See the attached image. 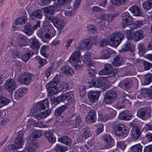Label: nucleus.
<instances>
[{"mask_svg":"<svg viewBox=\"0 0 152 152\" xmlns=\"http://www.w3.org/2000/svg\"><path fill=\"white\" fill-rule=\"evenodd\" d=\"M42 9L46 16L45 19L47 21L53 23L54 26L58 29H61L64 28L65 25L64 21L58 17H53L52 16L55 12L60 11V7L58 5L45 7L42 8Z\"/></svg>","mask_w":152,"mask_h":152,"instance_id":"f257e3e1","label":"nucleus"},{"mask_svg":"<svg viewBox=\"0 0 152 152\" xmlns=\"http://www.w3.org/2000/svg\"><path fill=\"white\" fill-rule=\"evenodd\" d=\"M86 47L84 40L80 42L76 47L75 50L72 53L70 58L69 61L74 66L75 70H80L83 66L81 63L82 60L80 51L82 49H85Z\"/></svg>","mask_w":152,"mask_h":152,"instance_id":"f03ea898","label":"nucleus"},{"mask_svg":"<svg viewBox=\"0 0 152 152\" xmlns=\"http://www.w3.org/2000/svg\"><path fill=\"white\" fill-rule=\"evenodd\" d=\"M59 81L58 76L56 75L46 85V87L48 94L51 97L59 92V90L57 85Z\"/></svg>","mask_w":152,"mask_h":152,"instance_id":"7ed1b4c3","label":"nucleus"},{"mask_svg":"<svg viewBox=\"0 0 152 152\" xmlns=\"http://www.w3.org/2000/svg\"><path fill=\"white\" fill-rule=\"evenodd\" d=\"M124 37L123 34L120 32L113 33L109 36L108 42L113 47H117L121 43Z\"/></svg>","mask_w":152,"mask_h":152,"instance_id":"20e7f679","label":"nucleus"},{"mask_svg":"<svg viewBox=\"0 0 152 152\" xmlns=\"http://www.w3.org/2000/svg\"><path fill=\"white\" fill-rule=\"evenodd\" d=\"M114 132L118 136H126L128 134L129 130L127 127L124 124H117L114 126Z\"/></svg>","mask_w":152,"mask_h":152,"instance_id":"39448f33","label":"nucleus"},{"mask_svg":"<svg viewBox=\"0 0 152 152\" xmlns=\"http://www.w3.org/2000/svg\"><path fill=\"white\" fill-rule=\"evenodd\" d=\"M117 73V70L115 68H113L110 64H106L104 65V69L100 71L99 74L100 75H108L110 77H113Z\"/></svg>","mask_w":152,"mask_h":152,"instance_id":"423d86ee","label":"nucleus"},{"mask_svg":"<svg viewBox=\"0 0 152 152\" xmlns=\"http://www.w3.org/2000/svg\"><path fill=\"white\" fill-rule=\"evenodd\" d=\"M117 97V93L114 91H108L105 94L103 102L106 104H110L115 100Z\"/></svg>","mask_w":152,"mask_h":152,"instance_id":"0eeeda50","label":"nucleus"},{"mask_svg":"<svg viewBox=\"0 0 152 152\" xmlns=\"http://www.w3.org/2000/svg\"><path fill=\"white\" fill-rule=\"evenodd\" d=\"M23 133L20 132L15 140V144L9 146L12 150L14 151L22 148V146L24 142L23 139Z\"/></svg>","mask_w":152,"mask_h":152,"instance_id":"6e6552de","label":"nucleus"},{"mask_svg":"<svg viewBox=\"0 0 152 152\" xmlns=\"http://www.w3.org/2000/svg\"><path fill=\"white\" fill-rule=\"evenodd\" d=\"M4 86V88L9 92L12 93L17 88L16 82L12 78H9L6 80Z\"/></svg>","mask_w":152,"mask_h":152,"instance_id":"1a4fd4ad","label":"nucleus"},{"mask_svg":"<svg viewBox=\"0 0 152 152\" xmlns=\"http://www.w3.org/2000/svg\"><path fill=\"white\" fill-rule=\"evenodd\" d=\"M151 110L148 107H143L138 109L137 116L140 118L146 120L151 116Z\"/></svg>","mask_w":152,"mask_h":152,"instance_id":"9d476101","label":"nucleus"},{"mask_svg":"<svg viewBox=\"0 0 152 152\" xmlns=\"http://www.w3.org/2000/svg\"><path fill=\"white\" fill-rule=\"evenodd\" d=\"M33 75L28 72H26L19 76L18 77V82L19 83L28 85L33 79Z\"/></svg>","mask_w":152,"mask_h":152,"instance_id":"9b49d317","label":"nucleus"},{"mask_svg":"<svg viewBox=\"0 0 152 152\" xmlns=\"http://www.w3.org/2000/svg\"><path fill=\"white\" fill-rule=\"evenodd\" d=\"M122 20V27L123 28H124L131 24L133 20V18L129 13L126 12L123 14Z\"/></svg>","mask_w":152,"mask_h":152,"instance_id":"f8f14e48","label":"nucleus"},{"mask_svg":"<svg viewBox=\"0 0 152 152\" xmlns=\"http://www.w3.org/2000/svg\"><path fill=\"white\" fill-rule=\"evenodd\" d=\"M133 83V80L132 79H127L121 81L118 86L123 89H129L132 87Z\"/></svg>","mask_w":152,"mask_h":152,"instance_id":"ddd939ff","label":"nucleus"},{"mask_svg":"<svg viewBox=\"0 0 152 152\" xmlns=\"http://www.w3.org/2000/svg\"><path fill=\"white\" fill-rule=\"evenodd\" d=\"M103 139L106 142L104 146V149H108L112 147L114 145V141L110 135L106 134L103 137Z\"/></svg>","mask_w":152,"mask_h":152,"instance_id":"4468645a","label":"nucleus"},{"mask_svg":"<svg viewBox=\"0 0 152 152\" xmlns=\"http://www.w3.org/2000/svg\"><path fill=\"white\" fill-rule=\"evenodd\" d=\"M141 134L140 129L137 126H133L131 132V135L134 140L137 139L140 137Z\"/></svg>","mask_w":152,"mask_h":152,"instance_id":"2eb2a0df","label":"nucleus"},{"mask_svg":"<svg viewBox=\"0 0 152 152\" xmlns=\"http://www.w3.org/2000/svg\"><path fill=\"white\" fill-rule=\"evenodd\" d=\"M100 95L99 92L90 91L88 94V96L90 101L92 103H94L97 101Z\"/></svg>","mask_w":152,"mask_h":152,"instance_id":"dca6fc26","label":"nucleus"},{"mask_svg":"<svg viewBox=\"0 0 152 152\" xmlns=\"http://www.w3.org/2000/svg\"><path fill=\"white\" fill-rule=\"evenodd\" d=\"M83 61L87 65V66L88 68L94 67L92 61L91 60V54L89 53H87L83 56Z\"/></svg>","mask_w":152,"mask_h":152,"instance_id":"f3484780","label":"nucleus"},{"mask_svg":"<svg viewBox=\"0 0 152 152\" xmlns=\"http://www.w3.org/2000/svg\"><path fill=\"white\" fill-rule=\"evenodd\" d=\"M144 37V34L142 31L138 30L133 33V40L137 42L142 39Z\"/></svg>","mask_w":152,"mask_h":152,"instance_id":"a211bd4d","label":"nucleus"},{"mask_svg":"<svg viewBox=\"0 0 152 152\" xmlns=\"http://www.w3.org/2000/svg\"><path fill=\"white\" fill-rule=\"evenodd\" d=\"M61 72L69 76L72 75L74 73V71L70 66H63L61 69Z\"/></svg>","mask_w":152,"mask_h":152,"instance_id":"6ab92c4d","label":"nucleus"},{"mask_svg":"<svg viewBox=\"0 0 152 152\" xmlns=\"http://www.w3.org/2000/svg\"><path fill=\"white\" fill-rule=\"evenodd\" d=\"M130 11L135 16H140L142 15L141 9L137 5H134L129 8Z\"/></svg>","mask_w":152,"mask_h":152,"instance_id":"aec40b11","label":"nucleus"},{"mask_svg":"<svg viewBox=\"0 0 152 152\" xmlns=\"http://www.w3.org/2000/svg\"><path fill=\"white\" fill-rule=\"evenodd\" d=\"M48 106V101L47 99H45L38 102L37 104V108L39 111L41 110L45 109L46 107Z\"/></svg>","mask_w":152,"mask_h":152,"instance_id":"412c9836","label":"nucleus"},{"mask_svg":"<svg viewBox=\"0 0 152 152\" xmlns=\"http://www.w3.org/2000/svg\"><path fill=\"white\" fill-rule=\"evenodd\" d=\"M102 80L100 79H95L91 80L89 85V87H96L97 88H100L102 86Z\"/></svg>","mask_w":152,"mask_h":152,"instance_id":"4be33fe9","label":"nucleus"},{"mask_svg":"<svg viewBox=\"0 0 152 152\" xmlns=\"http://www.w3.org/2000/svg\"><path fill=\"white\" fill-rule=\"evenodd\" d=\"M134 45L130 41H128L124 44V48L122 49L123 51H126L129 50L133 52L134 51Z\"/></svg>","mask_w":152,"mask_h":152,"instance_id":"5701e85b","label":"nucleus"},{"mask_svg":"<svg viewBox=\"0 0 152 152\" xmlns=\"http://www.w3.org/2000/svg\"><path fill=\"white\" fill-rule=\"evenodd\" d=\"M27 92L26 88H21L18 89L15 92V97L18 99L22 97L23 95V94H25Z\"/></svg>","mask_w":152,"mask_h":152,"instance_id":"b1692460","label":"nucleus"},{"mask_svg":"<svg viewBox=\"0 0 152 152\" xmlns=\"http://www.w3.org/2000/svg\"><path fill=\"white\" fill-rule=\"evenodd\" d=\"M128 100L124 97H121L119 102H118L115 105V107L118 110L124 108L125 103Z\"/></svg>","mask_w":152,"mask_h":152,"instance_id":"393cba45","label":"nucleus"},{"mask_svg":"<svg viewBox=\"0 0 152 152\" xmlns=\"http://www.w3.org/2000/svg\"><path fill=\"white\" fill-rule=\"evenodd\" d=\"M30 47L33 49H37L39 48V45L38 40L35 38H32L29 40Z\"/></svg>","mask_w":152,"mask_h":152,"instance_id":"a878e982","label":"nucleus"},{"mask_svg":"<svg viewBox=\"0 0 152 152\" xmlns=\"http://www.w3.org/2000/svg\"><path fill=\"white\" fill-rule=\"evenodd\" d=\"M38 147L37 142L35 141L32 142L28 145L27 147H26V152H33L35 149Z\"/></svg>","mask_w":152,"mask_h":152,"instance_id":"bb28decb","label":"nucleus"},{"mask_svg":"<svg viewBox=\"0 0 152 152\" xmlns=\"http://www.w3.org/2000/svg\"><path fill=\"white\" fill-rule=\"evenodd\" d=\"M86 118L87 119L90 121L92 123H94L96 119V112L95 110H92L90 111L87 115Z\"/></svg>","mask_w":152,"mask_h":152,"instance_id":"cd10ccee","label":"nucleus"},{"mask_svg":"<svg viewBox=\"0 0 152 152\" xmlns=\"http://www.w3.org/2000/svg\"><path fill=\"white\" fill-rule=\"evenodd\" d=\"M65 94V99H67L68 103L70 104L73 103L75 98L73 93L71 92H68Z\"/></svg>","mask_w":152,"mask_h":152,"instance_id":"c85d7f7f","label":"nucleus"},{"mask_svg":"<svg viewBox=\"0 0 152 152\" xmlns=\"http://www.w3.org/2000/svg\"><path fill=\"white\" fill-rule=\"evenodd\" d=\"M25 28L24 30V32L28 36L32 34L34 31L32 26L29 23H27L25 26Z\"/></svg>","mask_w":152,"mask_h":152,"instance_id":"c756f323","label":"nucleus"},{"mask_svg":"<svg viewBox=\"0 0 152 152\" xmlns=\"http://www.w3.org/2000/svg\"><path fill=\"white\" fill-rule=\"evenodd\" d=\"M132 117V115H127V112L123 111L119 115V118L122 120H129L131 119Z\"/></svg>","mask_w":152,"mask_h":152,"instance_id":"7c9ffc66","label":"nucleus"},{"mask_svg":"<svg viewBox=\"0 0 152 152\" xmlns=\"http://www.w3.org/2000/svg\"><path fill=\"white\" fill-rule=\"evenodd\" d=\"M58 141L67 145H71V141L69 138L66 136H64L59 137L58 138Z\"/></svg>","mask_w":152,"mask_h":152,"instance_id":"2f4dec72","label":"nucleus"},{"mask_svg":"<svg viewBox=\"0 0 152 152\" xmlns=\"http://www.w3.org/2000/svg\"><path fill=\"white\" fill-rule=\"evenodd\" d=\"M53 133L50 131L46 132L44 133V136L51 143L54 142L56 141V138L53 137Z\"/></svg>","mask_w":152,"mask_h":152,"instance_id":"473e14b6","label":"nucleus"},{"mask_svg":"<svg viewBox=\"0 0 152 152\" xmlns=\"http://www.w3.org/2000/svg\"><path fill=\"white\" fill-rule=\"evenodd\" d=\"M42 12L40 10H37L32 12L31 16L33 20L35 18L41 19L42 18Z\"/></svg>","mask_w":152,"mask_h":152,"instance_id":"72a5a7b5","label":"nucleus"},{"mask_svg":"<svg viewBox=\"0 0 152 152\" xmlns=\"http://www.w3.org/2000/svg\"><path fill=\"white\" fill-rule=\"evenodd\" d=\"M122 58L119 56H116L114 58L112 64L114 66H120L122 62Z\"/></svg>","mask_w":152,"mask_h":152,"instance_id":"f704fd0d","label":"nucleus"},{"mask_svg":"<svg viewBox=\"0 0 152 152\" xmlns=\"http://www.w3.org/2000/svg\"><path fill=\"white\" fill-rule=\"evenodd\" d=\"M48 47L46 45H44L42 47L40 50L41 54L44 57L47 58L48 56Z\"/></svg>","mask_w":152,"mask_h":152,"instance_id":"c9c22d12","label":"nucleus"},{"mask_svg":"<svg viewBox=\"0 0 152 152\" xmlns=\"http://www.w3.org/2000/svg\"><path fill=\"white\" fill-rule=\"evenodd\" d=\"M118 15V14H114L113 15H109L103 14L101 16V18L104 20H105L107 18L108 22L112 21Z\"/></svg>","mask_w":152,"mask_h":152,"instance_id":"e433bc0d","label":"nucleus"},{"mask_svg":"<svg viewBox=\"0 0 152 152\" xmlns=\"http://www.w3.org/2000/svg\"><path fill=\"white\" fill-rule=\"evenodd\" d=\"M82 125V121L80 117L77 116L75 119V121L72 124V126L74 128H80Z\"/></svg>","mask_w":152,"mask_h":152,"instance_id":"4c0bfd02","label":"nucleus"},{"mask_svg":"<svg viewBox=\"0 0 152 152\" xmlns=\"http://www.w3.org/2000/svg\"><path fill=\"white\" fill-rule=\"evenodd\" d=\"M26 44V41L23 39V36H21L18 39V41L17 44V48L19 49Z\"/></svg>","mask_w":152,"mask_h":152,"instance_id":"58836bf2","label":"nucleus"},{"mask_svg":"<svg viewBox=\"0 0 152 152\" xmlns=\"http://www.w3.org/2000/svg\"><path fill=\"white\" fill-rule=\"evenodd\" d=\"M84 132L82 135V140H86L91 136L90 129L88 128H86L83 129Z\"/></svg>","mask_w":152,"mask_h":152,"instance_id":"ea45409f","label":"nucleus"},{"mask_svg":"<svg viewBox=\"0 0 152 152\" xmlns=\"http://www.w3.org/2000/svg\"><path fill=\"white\" fill-rule=\"evenodd\" d=\"M143 24V22L142 21H137L131 24L130 28L131 30H133L140 27Z\"/></svg>","mask_w":152,"mask_h":152,"instance_id":"a19ab883","label":"nucleus"},{"mask_svg":"<svg viewBox=\"0 0 152 152\" xmlns=\"http://www.w3.org/2000/svg\"><path fill=\"white\" fill-rule=\"evenodd\" d=\"M142 147L140 144H138L131 147L130 149L132 152H142Z\"/></svg>","mask_w":152,"mask_h":152,"instance_id":"79ce46f5","label":"nucleus"},{"mask_svg":"<svg viewBox=\"0 0 152 152\" xmlns=\"http://www.w3.org/2000/svg\"><path fill=\"white\" fill-rule=\"evenodd\" d=\"M27 20V18L25 16H23L21 17L18 18L15 22L16 25H21L25 23Z\"/></svg>","mask_w":152,"mask_h":152,"instance_id":"37998d69","label":"nucleus"},{"mask_svg":"<svg viewBox=\"0 0 152 152\" xmlns=\"http://www.w3.org/2000/svg\"><path fill=\"white\" fill-rule=\"evenodd\" d=\"M67 106L64 105L57 109L55 110V114L56 116H59L61 113L64 112L67 108Z\"/></svg>","mask_w":152,"mask_h":152,"instance_id":"c03bdc74","label":"nucleus"},{"mask_svg":"<svg viewBox=\"0 0 152 152\" xmlns=\"http://www.w3.org/2000/svg\"><path fill=\"white\" fill-rule=\"evenodd\" d=\"M10 102L9 99L4 97H0V108H1L3 106L8 104Z\"/></svg>","mask_w":152,"mask_h":152,"instance_id":"a18cd8bd","label":"nucleus"},{"mask_svg":"<svg viewBox=\"0 0 152 152\" xmlns=\"http://www.w3.org/2000/svg\"><path fill=\"white\" fill-rule=\"evenodd\" d=\"M65 100V94H61L56 98L54 99V103L55 104H57L60 102Z\"/></svg>","mask_w":152,"mask_h":152,"instance_id":"49530a36","label":"nucleus"},{"mask_svg":"<svg viewBox=\"0 0 152 152\" xmlns=\"http://www.w3.org/2000/svg\"><path fill=\"white\" fill-rule=\"evenodd\" d=\"M68 149V148L66 146H63L58 145H56L55 148V150L56 152H64Z\"/></svg>","mask_w":152,"mask_h":152,"instance_id":"de8ad7c7","label":"nucleus"},{"mask_svg":"<svg viewBox=\"0 0 152 152\" xmlns=\"http://www.w3.org/2000/svg\"><path fill=\"white\" fill-rule=\"evenodd\" d=\"M86 49L89 50L91 48L93 45V42L89 39H87L83 40Z\"/></svg>","mask_w":152,"mask_h":152,"instance_id":"09e8293b","label":"nucleus"},{"mask_svg":"<svg viewBox=\"0 0 152 152\" xmlns=\"http://www.w3.org/2000/svg\"><path fill=\"white\" fill-rule=\"evenodd\" d=\"M142 6L144 9L147 10L151 9L152 7V0H148L145 2Z\"/></svg>","mask_w":152,"mask_h":152,"instance_id":"8fccbe9b","label":"nucleus"},{"mask_svg":"<svg viewBox=\"0 0 152 152\" xmlns=\"http://www.w3.org/2000/svg\"><path fill=\"white\" fill-rule=\"evenodd\" d=\"M61 90L63 91H66L68 89L69 85L66 82H61L59 86Z\"/></svg>","mask_w":152,"mask_h":152,"instance_id":"3c124183","label":"nucleus"},{"mask_svg":"<svg viewBox=\"0 0 152 152\" xmlns=\"http://www.w3.org/2000/svg\"><path fill=\"white\" fill-rule=\"evenodd\" d=\"M35 59L37 60L40 66H42L46 63L47 60L40 58L39 56H37L35 58Z\"/></svg>","mask_w":152,"mask_h":152,"instance_id":"603ef678","label":"nucleus"},{"mask_svg":"<svg viewBox=\"0 0 152 152\" xmlns=\"http://www.w3.org/2000/svg\"><path fill=\"white\" fill-rule=\"evenodd\" d=\"M95 126L97 128L96 132L97 135L99 134L103 131L104 126L102 124L99 123L95 125Z\"/></svg>","mask_w":152,"mask_h":152,"instance_id":"864d4df0","label":"nucleus"},{"mask_svg":"<svg viewBox=\"0 0 152 152\" xmlns=\"http://www.w3.org/2000/svg\"><path fill=\"white\" fill-rule=\"evenodd\" d=\"M144 83L146 84H148L152 81V75L150 73L148 74L145 75Z\"/></svg>","mask_w":152,"mask_h":152,"instance_id":"5fc2aeb1","label":"nucleus"},{"mask_svg":"<svg viewBox=\"0 0 152 152\" xmlns=\"http://www.w3.org/2000/svg\"><path fill=\"white\" fill-rule=\"evenodd\" d=\"M54 65V64H52L47 69L45 72V75L47 78L49 76L51 72L53 71Z\"/></svg>","mask_w":152,"mask_h":152,"instance_id":"6e6d98bb","label":"nucleus"},{"mask_svg":"<svg viewBox=\"0 0 152 152\" xmlns=\"http://www.w3.org/2000/svg\"><path fill=\"white\" fill-rule=\"evenodd\" d=\"M110 52L107 50H104L102 53V56L100 57V58L108 59L110 56Z\"/></svg>","mask_w":152,"mask_h":152,"instance_id":"4d7b16f0","label":"nucleus"},{"mask_svg":"<svg viewBox=\"0 0 152 152\" xmlns=\"http://www.w3.org/2000/svg\"><path fill=\"white\" fill-rule=\"evenodd\" d=\"M112 4L117 6H120L121 4L125 3L126 0H111Z\"/></svg>","mask_w":152,"mask_h":152,"instance_id":"13d9d810","label":"nucleus"},{"mask_svg":"<svg viewBox=\"0 0 152 152\" xmlns=\"http://www.w3.org/2000/svg\"><path fill=\"white\" fill-rule=\"evenodd\" d=\"M125 34L126 35L127 39L130 41L133 39V33L132 34L130 30H127L124 31Z\"/></svg>","mask_w":152,"mask_h":152,"instance_id":"bf43d9fd","label":"nucleus"},{"mask_svg":"<svg viewBox=\"0 0 152 152\" xmlns=\"http://www.w3.org/2000/svg\"><path fill=\"white\" fill-rule=\"evenodd\" d=\"M143 65L145 70H149L152 67V64L151 63L145 61H143Z\"/></svg>","mask_w":152,"mask_h":152,"instance_id":"052dcab7","label":"nucleus"},{"mask_svg":"<svg viewBox=\"0 0 152 152\" xmlns=\"http://www.w3.org/2000/svg\"><path fill=\"white\" fill-rule=\"evenodd\" d=\"M117 147L122 150H124L126 147V145L123 141H119L117 142Z\"/></svg>","mask_w":152,"mask_h":152,"instance_id":"680f3d73","label":"nucleus"},{"mask_svg":"<svg viewBox=\"0 0 152 152\" xmlns=\"http://www.w3.org/2000/svg\"><path fill=\"white\" fill-rule=\"evenodd\" d=\"M1 32L4 33L7 31L9 30V27L5 25V23L4 22H2L1 25Z\"/></svg>","mask_w":152,"mask_h":152,"instance_id":"e2e57ef3","label":"nucleus"},{"mask_svg":"<svg viewBox=\"0 0 152 152\" xmlns=\"http://www.w3.org/2000/svg\"><path fill=\"white\" fill-rule=\"evenodd\" d=\"M11 53L12 57L15 58H19L20 57V54L19 51L16 50H12Z\"/></svg>","mask_w":152,"mask_h":152,"instance_id":"0e129e2a","label":"nucleus"},{"mask_svg":"<svg viewBox=\"0 0 152 152\" xmlns=\"http://www.w3.org/2000/svg\"><path fill=\"white\" fill-rule=\"evenodd\" d=\"M98 113L99 120V121L105 122L106 121L105 115H103V113L100 112H98Z\"/></svg>","mask_w":152,"mask_h":152,"instance_id":"69168bd1","label":"nucleus"},{"mask_svg":"<svg viewBox=\"0 0 152 152\" xmlns=\"http://www.w3.org/2000/svg\"><path fill=\"white\" fill-rule=\"evenodd\" d=\"M41 132L39 130H35L33 133V137L37 138L42 136Z\"/></svg>","mask_w":152,"mask_h":152,"instance_id":"338daca9","label":"nucleus"},{"mask_svg":"<svg viewBox=\"0 0 152 152\" xmlns=\"http://www.w3.org/2000/svg\"><path fill=\"white\" fill-rule=\"evenodd\" d=\"M30 56V53H28L23 54L22 56V60L25 62H26L29 58Z\"/></svg>","mask_w":152,"mask_h":152,"instance_id":"774afa93","label":"nucleus"}]
</instances>
